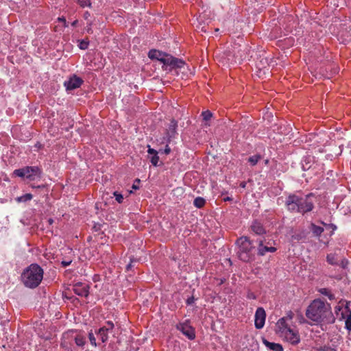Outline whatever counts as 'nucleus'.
I'll list each match as a JSON object with an SVG mask.
<instances>
[{"mask_svg": "<svg viewBox=\"0 0 351 351\" xmlns=\"http://www.w3.org/2000/svg\"><path fill=\"white\" fill-rule=\"evenodd\" d=\"M308 319L316 323L332 324L335 322L331 306L321 299L314 300L308 306L306 311Z\"/></svg>", "mask_w": 351, "mask_h": 351, "instance_id": "f257e3e1", "label": "nucleus"}, {"mask_svg": "<svg viewBox=\"0 0 351 351\" xmlns=\"http://www.w3.org/2000/svg\"><path fill=\"white\" fill-rule=\"evenodd\" d=\"M314 195L309 193L306 195L297 193L290 194L285 200V206L288 210L302 215L309 213L314 208Z\"/></svg>", "mask_w": 351, "mask_h": 351, "instance_id": "f03ea898", "label": "nucleus"}, {"mask_svg": "<svg viewBox=\"0 0 351 351\" xmlns=\"http://www.w3.org/2000/svg\"><path fill=\"white\" fill-rule=\"evenodd\" d=\"M44 271L40 265L36 263L31 264L25 268L21 274V281L28 288L37 287L43 278Z\"/></svg>", "mask_w": 351, "mask_h": 351, "instance_id": "7ed1b4c3", "label": "nucleus"}, {"mask_svg": "<svg viewBox=\"0 0 351 351\" xmlns=\"http://www.w3.org/2000/svg\"><path fill=\"white\" fill-rule=\"evenodd\" d=\"M148 57L152 60H157L163 64L162 69L171 71L173 69L182 68L185 62L179 58L156 49H152L148 53Z\"/></svg>", "mask_w": 351, "mask_h": 351, "instance_id": "20e7f679", "label": "nucleus"}, {"mask_svg": "<svg viewBox=\"0 0 351 351\" xmlns=\"http://www.w3.org/2000/svg\"><path fill=\"white\" fill-rule=\"evenodd\" d=\"M287 318H280L276 323V333L285 341L292 345H298L300 342L298 330L292 328L287 323Z\"/></svg>", "mask_w": 351, "mask_h": 351, "instance_id": "39448f33", "label": "nucleus"}, {"mask_svg": "<svg viewBox=\"0 0 351 351\" xmlns=\"http://www.w3.org/2000/svg\"><path fill=\"white\" fill-rule=\"evenodd\" d=\"M239 245V257L244 262H249L252 259L251 251L253 248L252 243L247 237H242L237 239Z\"/></svg>", "mask_w": 351, "mask_h": 351, "instance_id": "423d86ee", "label": "nucleus"}, {"mask_svg": "<svg viewBox=\"0 0 351 351\" xmlns=\"http://www.w3.org/2000/svg\"><path fill=\"white\" fill-rule=\"evenodd\" d=\"M40 169L38 167H25L14 171V174L19 177H26L30 180H34L36 177H40Z\"/></svg>", "mask_w": 351, "mask_h": 351, "instance_id": "0eeeda50", "label": "nucleus"}, {"mask_svg": "<svg viewBox=\"0 0 351 351\" xmlns=\"http://www.w3.org/2000/svg\"><path fill=\"white\" fill-rule=\"evenodd\" d=\"M176 328L180 330L188 339L193 340L195 338V329L189 324L188 321L178 324Z\"/></svg>", "mask_w": 351, "mask_h": 351, "instance_id": "6e6552de", "label": "nucleus"}, {"mask_svg": "<svg viewBox=\"0 0 351 351\" xmlns=\"http://www.w3.org/2000/svg\"><path fill=\"white\" fill-rule=\"evenodd\" d=\"M83 82L84 81L81 77L73 75L64 82V86L66 87L67 91H70L80 88Z\"/></svg>", "mask_w": 351, "mask_h": 351, "instance_id": "1a4fd4ad", "label": "nucleus"}, {"mask_svg": "<svg viewBox=\"0 0 351 351\" xmlns=\"http://www.w3.org/2000/svg\"><path fill=\"white\" fill-rule=\"evenodd\" d=\"M254 325L257 329L263 328L265 322L266 313L263 308L258 307L255 313Z\"/></svg>", "mask_w": 351, "mask_h": 351, "instance_id": "9d476101", "label": "nucleus"}, {"mask_svg": "<svg viewBox=\"0 0 351 351\" xmlns=\"http://www.w3.org/2000/svg\"><path fill=\"white\" fill-rule=\"evenodd\" d=\"M73 292L81 297H88L89 293V286L85 283L78 282L73 285Z\"/></svg>", "mask_w": 351, "mask_h": 351, "instance_id": "9b49d317", "label": "nucleus"}, {"mask_svg": "<svg viewBox=\"0 0 351 351\" xmlns=\"http://www.w3.org/2000/svg\"><path fill=\"white\" fill-rule=\"evenodd\" d=\"M265 240H259L258 246V254L264 256L267 252H275L277 249L274 247L265 245Z\"/></svg>", "mask_w": 351, "mask_h": 351, "instance_id": "f8f14e48", "label": "nucleus"}, {"mask_svg": "<svg viewBox=\"0 0 351 351\" xmlns=\"http://www.w3.org/2000/svg\"><path fill=\"white\" fill-rule=\"evenodd\" d=\"M250 230L252 232L257 235H263L266 233V230L263 224L258 221H254L250 226Z\"/></svg>", "mask_w": 351, "mask_h": 351, "instance_id": "ddd939ff", "label": "nucleus"}, {"mask_svg": "<svg viewBox=\"0 0 351 351\" xmlns=\"http://www.w3.org/2000/svg\"><path fill=\"white\" fill-rule=\"evenodd\" d=\"M350 301H346L343 310L339 313V317H337L339 321H346L348 317H351V309L350 308Z\"/></svg>", "mask_w": 351, "mask_h": 351, "instance_id": "4468645a", "label": "nucleus"}, {"mask_svg": "<svg viewBox=\"0 0 351 351\" xmlns=\"http://www.w3.org/2000/svg\"><path fill=\"white\" fill-rule=\"evenodd\" d=\"M147 153L149 155H152V156L149 158L152 164L155 167L158 166L159 157L158 156V152L156 149L151 148L150 146L148 145Z\"/></svg>", "mask_w": 351, "mask_h": 351, "instance_id": "2eb2a0df", "label": "nucleus"}, {"mask_svg": "<svg viewBox=\"0 0 351 351\" xmlns=\"http://www.w3.org/2000/svg\"><path fill=\"white\" fill-rule=\"evenodd\" d=\"M264 345L271 351H283V348L280 343L269 342L266 339H263Z\"/></svg>", "mask_w": 351, "mask_h": 351, "instance_id": "dca6fc26", "label": "nucleus"}, {"mask_svg": "<svg viewBox=\"0 0 351 351\" xmlns=\"http://www.w3.org/2000/svg\"><path fill=\"white\" fill-rule=\"evenodd\" d=\"M313 162V157L308 156L303 158L302 166L304 171L308 170L311 167V163Z\"/></svg>", "mask_w": 351, "mask_h": 351, "instance_id": "f3484780", "label": "nucleus"}, {"mask_svg": "<svg viewBox=\"0 0 351 351\" xmlns=\"http://www.w3.org/2000/svg\"><path fill=\"white\" fill-rule=\"evenodd\" d=\"M327 262L332 265H338L339 260L335 253L328 254L326 256Z\"/></svg>", "mask_w": 351, "mask_h": 351, "instance_id": "a211bd4d", "label": "nucleus"}, {"mask_svg": "<svg viewBox=\"0 0 351 351\" xmlns=\"http://www.w3.org/2000/svg\"><path fill=\"white\" fill-rule=\"evenodd\" d=\"M108 331H106L103 328H100L96 333L99 336L101 341L103 343H105L108 339Z\"/></svg>", "mask_w": 351, "mask_h": 351, "instance_id": "6ab92c4d", "label": "nucleus"}, {"mask_svg": "<svg viewBox=\"0 0 351 351\" xmlns=\"http://www.w3.org/2000/svg\"><path fill=\"white\" fill-rule=\"evenodd\" d=\"M311 230L313 234L316 237H319L324 232V228L321 226H316L314 223H311Z\"/></svg>", "mask_w": 351, "mask_h": 351, "instance_id": "aec40b11", "label": "nucleus"}, {"mask_svg": "<svg viewBox=\"0 0 351 351\" xmlns=\"http://www.w3.org/2000/svg\"><path fill=\"white\" fill-rule=\"evenodd\" d=\"M202 16H199V17L197 19L198 24L196 25V31L202 32H206L208 31V27L205 23H202Z\"/></svg>", "mask_w": 351, "mask_h": 351, "instance_id": "412c9836", "label": "nucleus"}, {"mask_svg": "<svg viewBox=\"0 0 351 351\" xmlns=\"http://www.w3.org/2000/svg\"><path fill=\"white\" fill-rule=\"evenodd\" d=\"M201 116L203 117V120L205 121L204 125L206 126H209L210 123H208V121H210L213 117L212 112L209 110H206L202 112Z\"/></svg>", "mask_w": 351, "mask_h": 351, "instance_id": "4be33fe9", "label": "nucleus"}, {"mask_svg": "<svg viewBox=\"0 0 351 351\" xmlns=\"http://www.w3.org/2000/svg\"><path fill=\"white\" fill-rule=\"evenodd\" d=\"M346 300H341L338 304L335 307V313L337 317H339V313L343 310Z\"/></svg>", "mask_w": 351, "mask_h": 351, "instance_id": "5701e85b", "label": "nucleus"}, {"mask_svg": "<svg viewBox=\"0 0 351 351\" xmlns=\"http://www.w3.org/2000/svg\"><path fill=\"white\" fill-rule=\"evenodd\" d=\"M206 201L203 197H197L193 201V204L196 208H201L205 205Z\"/></svg>", "mask_w": 351, "mask_h": 351, "instance_id": "b1692460", "label": "nucleus"}, {"mask_svg": "<svg viewBox=\"0 0 351 351\" xmlns=\"http://www.w3.org/2000/svg\"><path fill=\"white\" fill-rule=\"evenodd\" d=\"M75 342L76 343L77 346H80V347H83L86 343V339L84 336L82 335H77L75 339Z\"/></svg>", "mask_w": 351, "mask_h": 351, "instance_id": "393cba45", "label": "nucleus"}, {"mask_svg": "<svg viewBox=\"0 0 351 351\" xmlns=\"http://www.w3.org/2000/svg\"><path fill=\"white\" fill-rule=\"evenodd\" d=\"M261 156L259 154L254 155L248 158V162L252 165H256L261 160Z\"/></svg>", "mask_w": 351, "mask_h": 351, "instance_id": "a878e982", "label": "nucleus"}, {"mask_svg": "<svg viewBox=\"0 0 351 351\" xmlns=\"http://www.w3.org/2000/svg\"><path fill=\"white\" fill-rule=\"evenodd\" d=\"M78 42H79L78 47L80 49L85 50V49H88V45H89V40L88 38L78 40Z\"/></svg>", "mask_w": 351, "mask_h": 351, "instance_id": "bb28decb", "label": "nucleus"}, {"mask_svg": "<svg viewBox=\"0 0 351 351\" xmlns=\"http://www.w3.org/2000/svg\"><path fill=\"white\" fill-rule=\"evenodd\" d=\"M114 324L111 321H107L105 324L101 327L106 331L111 332L114 328Z\"/></svg>", "mask_w": 351, "mask_h": 351, "instance_id": "cd10ccee", "label": "nucleus"}, {"mask_svg": "<svg viewBox=\"0 0 351 351\" xmlns=\"http://www.w3.org/2000/svg\"><path fill=\"white\" fill-rule=\"evenodd\" d=\"M77 3L82 8L90 7L91 5L90 0H77Z\"/></svg>", "mask_w": 351, "mask_h": 351, "instance_id": "c85d7f7f", "label": "nucleus"}, {"mask_svg": "<svg viewBox=\"0 0 351 351\" xmlns=\"http://www.w3.org/2000/svg\"><path fill=\"white\" fill-rule=\"evenodd\" d=\"M32 199V195L30 193H27V194L20 197L19 198V201L27 202V201L31 200Z\"/></svg>", "mask_w": 351, "mask_h": 351, "instance_id": "c756f323", "label": "nucleus"}, {"mask_svg": "<svg viewBox=\"0 0 351 351\" xmlns=\"http://www.w3.org/2000/svg\"><path fill=\"white\" fill-rule=\"evenodd\" d=\"M113 195H114L115 199L117 200V202H119L120 204L123 202V196L121 193H118L117 191H115V192H114Z\"/></svg>", "mask_w": 351, "mask_h": 351, "instance_id": "7c9ffc66", "label": "nucleus"}, {"mask_svg": "<svg viewBox=\"0 0 351 351\" xmlns=\"http://www.w3.org/2000/svg\"><path fill=\"white\" fill-rule=\"evenodd\" d=\"M348 264L349 262L346 258H343L340 261V262L339 261V265H340L343 269H346Z\"/></svg>", "mask_w": 351, "mask_h": 351, "instance_id": "2f4dec72", "label": "nucleus"}, {"mask_svg": "<svg viewBox=\"0 0 351 351\" xmlns=\"http://www.w3.org/2000/svg\"><path fill=\"white\" fill-rule=\"evenodd\" d=\"M88 338H89L91 345L96 346H97L96 339L93 332H89Z\"/></svg>", "mask_w": 351, "mask_h": 351, "instance_id": "473e14b6", "label": "nucleus"}, {"mask_svg": "<svg viewBox=\"0 0 351 351\" xmlns=\"http://www.w3.org/2000/svg\"><path fill=\"white\" fill-rule=\"evenodd\" d=\"M345 328L349 331V332H351V317H348L345 321Z\"/></svg>", "mask_w": 351, "mask_h": 351, "instance_id": "72a5a7b5", "label": "nucleus"}, {"mask_svg": "<svg viewBox=\"0 0 351 351\" xmlns=\"http://www.w3.org/2000/svg\"><path fill=\"white\" fill-rule=\"evenodd\" d=\"M319 292L324 295H326L328 297V295H329V293L331 292L330 289H327V288H322L319 290Z\"/></svg>", "mask_w": 351, "mask_h": 351, "instance_id": "f704fd0d", "label": "nucleus"}, {"mask_svg": "<svg viewBox=\"0 0 351 351\" xmlns=\"http://www.w3.org/2000/svg\"><path fill=\"white\" fill-rule=\"evenodd\" d=\"M71 263V261H63L61 262V265L64 267H66L69 265H70Z\"/></svg>", "mask_w": 351, "mask_h": 351, "instance_id": "c9c22d12", "label": "nucleus"}, {"mask_svg": "<svg viewBox=\"0 0 351 351\" xmlns=\"http://www.w3.org/2000/svg\"><path fill=\"white\" fill-rule=\"evenodd\" d=\"M194 301H195V298H194V297H193V296H192V297H190V298H189L186 300V304H187L188 305H191V304H193Z\"/></svg>", "mask_w": 351, "mask_h": 351, "instance_id": "e433bc0d", "label": "nucleus"}, {"mask_svg": "<svg viewBox=\"0 0 351 351\" xmlns=\"http://www.w3.org/2000/svg\"><path fill=\"white\" fill-rule=\"evenodd\" d=\"M90 16V14L88 12V11H86L84 14H83V17L85 20H88L89 19V17Z\"/></svg>", "mask_w": 351, "mask_h": 351, "instance_id": "4c0bfd02", "label": "nucleus"}, {"mask_svg": "<svg viewBox=\"0 0 351 351\" xmlns=\"http://www.w3.org/2000/svg\"><path fill=\"white\" fill-rule=\"evenodd\" d=\"M163 152L167 155L171 152V148L169 147L168 145H166Z\"/></svg>", "mask_w": 351, "mask_h": 351, "instance_id": "58836bf2", "label": "nucleus"}, {"mask_svg": "<svg viewBox=\"0 0 351 351\" xmlns=\"http://www.w3.org/2000/svg\"><path fill=\"white\" fill-rule=\"evenodd\" d=\"M247 298L248 299H254V300L256 299L255 295L253 293H252V292H249L247 293Z\"/></svg>", "mask_w": 351, "mask_h": 351, "instance_id": "ea45409f", "label": "nucleus"}, {"mask_svg": "<svg viewBox=\"0 0 351 351\" xmlns=\"http://www.w3.org/2000/svg\"><path fill=\"white\" fill-rule=\"evenodd\" d=\"M322 223L324 226H328V227H331L332 228L333 230H335L336 229V226L334 225V224H327L323 221H322Z\"/></svg>", "mask_w": 351, "mask_h": 351, "instance_id": "a19ab883", "label": "nucleus"}, {"mask_svg": "<svg viewBox=\"0 0 351 351\" xmlns=\"http://www.w3.org/2000/svg\"><path fill=\"white\" fill-rule=\"evenodd\" d=\"M216 280H217V285L220 286L224 283L226 280L221 278V279H216Z\"/></svg>", "mask_w": 351, "mask_h": 351, "instance_id": "79ce46f5", "label": "nucleus"}, {"mask_svg": "<svg viewBox=\"0 0 351 351\" xmlns=\"http://www.w3.org/2000/svg\"><path fill=\"white\" fill-rule=\"evenodd\" d=\"M324 351H337L336 349L331 347H324L323 348Z\"/></svg>", "mask_w": 351, "mask_h": 351, "instance_id": "37998d69", "label": "nucleus"}, {"mask_svg": "<svg viewBox=\"0 0 351 351\" xmlns=\"http://www.w3.org/2000/svg\"><path fill=\"white\" fill-rule=\"evenodd\" d=\"M91 25H92V23L90 21V23H88V28H87V32L88 33H92L93 32V30H92V28H91Z\"/></svg>", "mask_w": 351, "mask_h": 351, "instance_id": "c03bdc74", "label": "nucleus"}, {"mask_svg": "<svg viewBox=\"0 0 351 351\" xmlns=\"http://www.w3.org/2000/svg\"><path fill=\"white\" fill-rule=\"evenodd\" d=\"M58 20H63V25H64V27H67L68 26V24L66 23V21L65 18H64V17L58 18Z\"/></svg>", "mask_w": 351, "mask_h": 351, "instance_id": "a18cd8bd", "label": "nucleus"}, {"mask_svg": "<svg viewBox=\"0 0 351 351\" xmlns=\"http://www.w3.org/2000/svg\"><path fill=\"white\" fill-rule=\"evenodd\" d=\"M328 298L330 300H333L335 299V295L333 293H332L331 292L329 293V295H328Z\"/></svg>", "mask_w": 351, "mask_h": 351, "instance_id": "49530a36", "label": "nucleus"}, {"mask_svg": "<svg viewBox=\"0 0 351 351\" xmlns=\"http://www.w3.org/2000/svg\"><path fill=\"white\" fill-rule=\"evenodd\" d=\"M132 260H131V262L127 265V270H129L132 268Z\"/></svg>", "mask_w": 351, "mask_h": 351, "instance_id": "de8ad7c7", "label": "nucleus"}, {"mask_svg": "<svg viewBox=\"0 0 351 351\" xmlns=\"http://www.w3.org/2000/svg\"><path fill=\"white\" fill-rule=\"evenodd\" d=\"M77 23H78V21H77V20H75V21L71 23V25H72L73 27H75V26L77 25Z\"/></svg>", "mask_w": 351, "mask_h": 351, "instance_id": "09e8293b", "label": "nucleus"}, {"mask_svg": "<svg viewBox=\"0 0 351 351\" xmlns=\"http://www.w3.org/2000/svg\"><path fill=\"white\" fill-rule=\"evenodd\" d=\"M132 189H138V186H137L135 183L133 184L132 185Z\"/></svg>", "mask_w": 351, "mask_h": 351, "instance_id": "8fccbe9b", "label": "nucleus"}, {"mask_svg": "<svg viewBox=\"0 0 351 351\" xmlns=\"http://www.w3.org/2000/svg\"><path fill=\"white\" fill-rule=\"evenodd\" d=\"M172 123H173V125H172V126L173 127V129H175V128H176V126H177V124H176V122H174V121H172Z\"/></svg>", "mask_w": 351, "mask_h": 351, "instance_id": "3c124183", "label": "nucleus"}, {"mask_svg": "<svg viewBox=\"0 0 351 351\" xmlns=\"http://www.w3.org/2000/svg\"><path fill=\"white\" fill-rule=\"evenodd\" d=\"M48 222H49V224H52L53 222V220L52 219H48Z\"/></svg>", "mask_w": 351, "mask_h": 351, "instance_id": "603ef678", "label": "nucleus"}, {"mask_svg": "<svg viewBox=\"0 0 351 351\" xmlns=\"http://www.w3.org/2000/svg\"><path fill=\"white\" fill-rule=\"evenodd\" d=\"M240 186L243 188L245 187V182H242L241 183Z\"/></svg>", "mask_w": 351, "mask_h": 351, "instance_id": "864d4df0", "label": "nucleus"}, {"mask_svg": "<svg viewBox=\"0 0 351 351\" xmlns=\"http://www.w3.org/2000/svg\"><path fill=\"white\" fill-rule=\"evenodd\" d=\"M33 188H41V187H44V185L43 186H32Z\"/></svg>", "mask_w": 351, "mask_h": 351, "instance_id": "5fc2aeb1", "label": "nucleus"}, {"mask_svg": "<svg viewBox=\"0 0 351 351\" xmlns=\"http://www.w3.org/2000/svg\"><path fill=\"white\" fill-rule=\"evenodd\" d=\"M135 182H137L138 184H139V182H140V180H139V179H136V180H135Z\"/></svg>", "mask_w": 351, "mask_h": 351, "instance_id": "6e6d98bb", "label": "nucleus"}, {"mask_svg": "<svg viewBox=\"0 0 351 351\" xmlns=\"http://www.w3.org/2000/svg\"><path fill=\"white\" fill-rule=\"evenodd\" d=\"M230 198H229V197H227L226 199H225V200H230Z\"/></svg>", "mask_w": 351, "mask_h": 351, "instance_id": "4d7b16f0", "label": "nucleus"}, {"mask_svg": "<svg viewBox=\"0 0 351 351\" xmlns=\"http://www.w3.org/2000/svg\"><path fill=\"white\" fill-rule=\"evenodd\" d=\"M64 343H63V342H62V343H61V346H64Z\"/></svg>", "mask_w": 351, "mask_h": 351, "instance_id": "13d9d810", "label": "nucleus"}, {"mask_svg": "<svg viewBox=\"0 0 351 351\" xmlns=\"http://www.w3.org/2000/svg\"><path fill=\"white\" fill-rule=\"evenodd\" d=\"M219 29L218 28L215 29V32H218Z\"/></svg>", "mask_w": 351, "mask_h": 351, "instance_id": "bf43d9fd", "label": "nucleus"}, {"mask_svg": "<svg viewBox=\"0 0 351 351\" xmlns=\"http://www.w3.org/2000/svg\"><path fill=\"white\" fill-rule=\"evenodd\" d=\"M267 163H268V160H265V164H267Z\"/></svg>", "mask_w": 351, "mask_h": 351, "instance_id": "052dcab7", "label": "nucleus"}]
</instances>
